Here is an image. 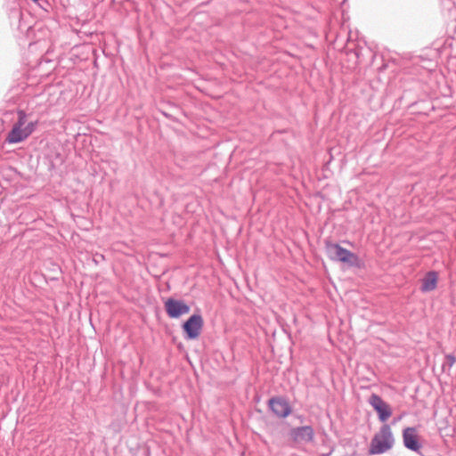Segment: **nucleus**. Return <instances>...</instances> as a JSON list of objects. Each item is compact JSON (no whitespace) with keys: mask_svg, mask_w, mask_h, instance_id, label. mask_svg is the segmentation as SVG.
Wrapping results in <instances>:
<instances>
[{"mask_svg":"<svg viewBox=\"0 0 456 456\" xmlns=\"http://www.w3.org/2000/svg\"><path fill=\"white\" fill-rule=\"evenodd\" d=\"M34 3H37L39 0H32Z\"/></svg>","mask_w":456,"mask_h":456,"instance_id":"obj_12","label":"nucleus"},{"mask_svg":"<svg viewBox=\"0 0 456 456\" xmlns=\"http://www.w3.org/2000/svg\"><path fill=\"white\" fill-rule=\"evenodd\" d=\"M446 359H447L450 366H452L456 362V359L453 355L449 354L446 356Z\"/></svg>","mask_w":456,"mask_h":456,"instance_id":"obj_11","label":"nucleus"},{"mask_svg":"<svg viewBox=\"0 0 456 456\" xmlns=\"http://www.w3.org/2000/svg\"><path fill=\"white\" fill-rule=\"evenodd\" d=\"M369 403L377 411L380 421L385 422L391 417L392 410L390 405L383 401L378 395H371Z\"/></svg>","mask_w":456,"mask_h":456,"instance_id":"obj_6","label":"nucleus"},{"mask_svg":"<svg viewBox=\"0 0 456 456\" xmlns=\"http://www.w3.org/2000/svg\"><path fill=\"white\" fill-rule=\"evenodd\" d=\"M167 314L173 319H177L182 315L189 314L191 308L183 300L175 299L173 297L167 298L164 303Z\"/></svg>","mask_w":456,"mask_h":456,"instance_id":"obj_4","label":"nucleus"},{"mask_svg":"<svg viewBox=\"0 0 456 456\" xmlns=\"http://www.w3.org/2000/svg\"><path fill=\"white\" fill-rule=\"evenodd\" d=\"M203 327V319L200 314L191 315L183 325V329L187 335V338H197Z\"/></svg>","mask_w":456,"mask_h":456,"instance_id":"obj_5","label":"nucleus"},{"mask_svg":"<svg viewBox=\"0 0 456 456\" xmlns=\"http://www.w3.org/2000/svg\"><path fill=\"white\" fill-rule=\"evenodd\" d=\"M270 407L272 411L279 417H287L290 411V406L287 401L281 398H273L270 400Z\"/></svg>","mask_w":456,"mask_h":456,"instance_id":"obj_9","label":"nucleus"},{"mask_svg":"<svg viewBox=\"0 0 456 456\" xmlns=\"http://www.w3.org/2000/svg\"><path fill=\"white\" fill-rule=\"evenodd\" d=\"M314 432L312 427L304 426L291 429L290 437L294 442H312L314 440Z\"/></svg>","mask_w":456,"mask_h":456,"instance_id":"obj_7","label":"nucleus"},{"mask_svg":"<svg viewBox=\"0 0 456 456\" xmlns=\"http://www.w3.org/2000/svg\"><path fill=\"white\" fill-rule=\"evenodd\" d=\"M438 273L435 271H430L426 273L424 278L421 280L420 289L422 292L433 291L437 287Z\"/></svg>","mask_w":456,"mask_h":456,"instance_id":"obj_10","label":"nucleus"},{"mask_svg":"<svg viewBox=\"0 0 456 456\" xmlns=\"http://www.w3.org/2000/svg\"><path fill=\"white\" fill-rule=\"evenodd\" d=\"M394 445V437L389 425H383L377 432L370 444V455L382 454L389 451Z\"/></svg>","mask_w":456,"mask_h":456,"instance_id":"obj_2","label":"nucleus"},{"mask_svg":"<svg viewBox=\"0 0 456 456\" xmlns=\"http://www.w3.org/2000/svg\"><path fill=\"white\" fill-rule=\"evenodd\" d=\"M404 446L411 451L417 452L420 448L416 429L414 428H406L403 432Z\"/></svg>","mask_w":456,"mask_h":456,"instance_id":"obj_8","label":"nucleus"},{"mask_svg":"<svg viewBox=\"0 0 456 456\" xmlns=\"http://www.w3.org/2000/svg\"><path fill=\"white\" fill-rule=\"evenodd\" d=\"M326 250L328 256L332 260L351 265L357 262V256L354 253L340 247L338 244L329 242L326 245Z\"/></svg>","mask_w":456,"mask_h":456,"instance_id":"obj_3","label":"nucleus"},{"mask_svg":"<svg viewBox=\"0 0 456 456\" xmlns=\"http://www.w3.org/2000/svg\"><path fill=\"white\" fill-rule=\"evenodd\" d=\"M17 116V121L5 138V142L11 144L25 141L32 134L37 125V121H28V114L23 110H19Z\"/></svg>","mask_w":456,"mask_h":456,"instance_id":"obj_1","label":"nucleus"}]
</instances>
